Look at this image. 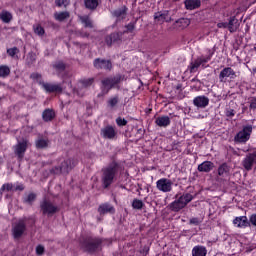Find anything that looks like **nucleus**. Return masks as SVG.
Wrapping results in <instances>:
<instances>
[{
  "instance_id": "nucleus-23",
  "label": "nucleus",
  "mask_w": 256,
  "mask_h": 256,
  "mask_svg": "<svg viewBox=\"0 0 256 256\" xmlns=\"http://www.w3.org/2000/svg\"><path fill=\"white\" fill-rule=\"evenodd\" d=\"M184 5L188 11H193L201 7V0H185Z\"/></svg>"
},
{
  "instance_id": "nucleus-29",
  "label": "nucleus",
  "mask_w": 256,
  "mask_h": 256,
  "mask_svg": "<svg viewBox=\"0 0 256 256\" xmlns=\"http://www.w3.org/2000/svg\"><path fill=\"white\" fill-rule=\"evenodd\" d=\"M192 256H207V248L205 246H195L192 249Z\"/></svg>"
},
{
  "instance_id": "nucleus-10",
  "label": "nucleus",
  "mask_w": 256,
  "mask_h": 256,
  "mask_svg": "<svg viewBox=\"0 0 256 256\" xmlns=\"http://www.w3.org/2000/svg\"><path fill=\"white\" fill-rule=\"evenodd\" d=\"M25 221H27V218L19 220L18 223H16L12 228L14 239H21L25 231H27V225L25 224Z\"/></svg>"
},
{
  "instance_id": "nucleus-57",
  "label": "nucleus",
  "mask_w": 256,
  "mask_h": 256,
  "mask_svg": "<svg viewBox=\"0 0 256 256\" xmlns=\"http://www.w3.org/2000/svg\"><path fill=\"white\" fill-rule=\"evenodd\" d=\"M134 81H135V83L138 84V87H141V85H143V82H141V80H139V79H136Z\"/></svg>"
},
{
  "instance_id": "nucleus-31",
  "label": "nucleus",
  "mask_w": 256,
  "mask_h": 256,
  "mask_svg": "<svg viewBox=\"0 0 256 256\" xmlns=\"http://www.w3.org/2000/svg\"><path fill=\"white\" fill-rule=\"evenodd\" d=\"M229 171H231V168L227 163H223L218 168V175L220 177H227L229 175Z\"/></svg>"
},
{
  "instance_id": "nucleus-39",
  "label": "nucleus",
  "mask_w": 256,
  "mask_h": 256,
  "mask_svg": "<svg viewBox=\"0 0 256 256\" xmlns=\"http://www.w3.org/2000/svg\"><path fill=\"white\" fill-rule=\"evenodd\" d=\"M201 60H199V58H197L194 62H191L190 64V73H196L197 69H199V67H201Z\"/></svg>"
},
{
  "instance_id": "nucleus-44",
  "label": "nucleus",
  "mask_w": 256,
  "mask_h": 256,
  "mask_svg": "<svg viewBox=\"0 0 256 256\" xmlns=\"http://www.w3.org/2000/svg\"><path fill=\"white\" fill-rule=\"evenodd\" d=\"M56 7H67L69 0H55Z\"/></svg>"
},
{
  "instance_id": "nucleus-40",
  "label": "nucleus",
  "mask_w": 256,
  "mask_h": 256,
  "mask_svg": "<svg viewBox=\"0 0 256 256\" xmlns=\"http://www.w3.org/2000/svg\"><path fill=\"white\" fill-rule=\"evenodd\" d=\"M132 207L133 209H136L138 211H141V209H143V207H145V204L143 203L142 200L139 199H134L132 201Z\"/></svg>"
},
{
  "instance_id": "nucleus-51",
  "label": "nucleus",
  "mask_w": 256,
  "mask_h": 256,
  "mask_svg": "<svg viewBox=\"0 0 256 256\" xmlns=\"http://www.w3.org/2000/svg\"><path fill=\"white\" fill-rule=\"evenodd\" d=\"M218 29H228V23L227 22H220L217 24Z\"/></svg>"
},
{
  "instance_id": "nucleus-38",
  "label": "nucleus",
  "mask_w": 256,
  "mask_h": 256,
  "mask_svg": "<svg viewBox=\"0 0 256 256\" xmlns=\"http://www.w3.org/2000/svg\"><path fill=\"white\" fill-rule=\"evenodd\" d=\"M176 25H178V27H182V29H185V27H189V25H191V20L188 18H180L176 20Z\"/></svg>"
},
{
  "instance_id": "nucleus-59",
  "label": "nucleus",
  "mask_w": 256,
  "mask_h": 256,
  "mask_svg": "<svg viewBox=\"0 0 256 256\" xmlns=\"http://www.w3.org/2000/svg\"><path fill=\"white\" fill-rule=\"evenodd\" d=\"M144 251H145V253H149V248L146 247V248L144 249Z\"/></svg>"
},
{
  "instance_id": "nucleus-26",
  "label": "nucleus",
  "mask_w": 256,
  "mask_h": 256,
  "mask_svg": "<svg viewBox=\"0 0 256 256\" xmlns=\"http://www.w3.org/2000/svg\"><path fill=\"white\" fill-rule=\"evenodd\" d=\"M233 223L237 227H249V225H250V222H249V219H247V216L236 217L233 220Z\"/></svg>"
},
{
  "instance_id": "nucleus-19",
  "label": "nucleus",
  "mask_w": 256,
  "mask_h": 256,
  "mask_svg": "<svg viewBox=\"0 0 256 256\" xmlns=\"http://www.w3.org/2000/svg\"><path fill=\"white\" fill-rule=\"evenodd\" d=\"M52 69L58 77H61V74L65 73L67 69V63L63 62V60H57L52 64Z\"/></svg>"
},
{
  "instance_id": "nucleus-24",
  "label": "nucleus",
  "mask_w": 256,
  "mask_h": 256,
  "mask_svg": "<svg viewBox=\"0 0 256 256\" xmlns=\"http://www.w3.org/2000/svg\"><path fill=\"white\" fill-rule=\"evenodd\" d=\"M155 123L158 127H169L171 125V118L169 116H159L155 119Z\"/></svg>"
},
{
  "instance_id": "nucleus-36",
  "label": "nucleus",
  "mask_w": 256,
  "mask_h": 256,
  "mask_svg": "<svg viewBox=\"0 0 256 256\" xmlns=\"http://www.w3.org/2000/svg\"><path fill=\"white\" fill-rule=\"evenodd\" d=\"M11 75V68L7 65H1L0 66V77L5 79L6 77H9Z\"/></svg>"
},
{
  "instance_id": "nucleus-46",
  "label": "nucleus",
  "mask_w": 256,
  "mask_h": 256,
  "mask_svg": "<svg viewBox=\"0 0 256 256\" xmlns=\"http://www.w3.org/2000/svg\"><path fill=\"white\" fill-rule=\"evenodd\" d=\"M116 123L118 127H125V125H127V120L125 118H117L116 119Z\"/></svg>"
},
{
  "instance_id": "nucleus-7",
  "label": "nucleus",
  "mask_w": 256,
  "mask_h": 256,
  "mask_svg": "<svg viewBox=\"0 0 256 256\" xmlns=\"http://www.w3.org/2000/svg\"><path fill=\"white\" fill-rule=\"evenodd\" d=\"M252 132L253 126H244L243 129L236 134V136L234 137V141L236 143H247V140L250 139Z\"/></svg>"
},
{
  "instance_id": "nucleus-28",
  "label": "nucleus",
  "mask_w": 256,
  "mask_h": 256,
  "mask_svg": "<svg viewBox=\"0 0 256 256\" xmlns=\"http://www.w3.org/2000/svg\"><path fill=\"white\" fill-rule=\"evenodd\" d=\"M100 3L101 0H84V5L86 9H90L91 11H95V9L99 7Z\"/></svg>"
},
{
  "instance_id": "nucleus-4",
  "label": "nucleus",
  "mask_w": 256,
  "mask_h": 256,
  "mask_svg": "<svg viewBox=\"0 0 256 256\" xmlns=\"http://www.w3.org/2000/svg\"><path fill=\"white\" fill-rule=\"evenodd\" d=\"M193 201V195L190 193L183 194L180 196L178 199L170 203L169 208L174 212V213H179L181 209H185L189 203Z\"/></svg>"
},
{
  "instance_id": "nucleus-48",
  "label": "nucleus",
  "mask_w": 256,
  "mask_h": 256,
  "mask_svg": "<svg viewBox=\"0 0 256 256\" xmlns=\"http://www.w3.org/2000/svg\"><path fill=\"white\" fill-rule=\"evenodd\" d=\"M45 253V247L43 245H38L36 247V255H43Z\"/></svg>"
},
{
  "instance_id": "nucleus-43",
  "label": "nucleus",
  "mask_w": 256,
  "mask_h": 256,
  "mask_svg": "<svg viewBox=\"0 0 256 256\" xmlns=\"http://www.w3.org/2000/svg\"><path fill=\"white\" fill-rule=\"evenodd\" d=\"M18 53L19 48L17 47L7 49V54L9 55V57H12L13 59H15V55H18Z\"/></svg>"
},
{
  "instance_id": "nucleus-17",
  "label": "nucleus",
  "mask_w": 256,
  "mask_h": 256,
  "mask_svg": "<svg viewBox=\"0 0 256 256\" xmlns=\"http://www.w3.org/2000/svg\"><path fill=\"white\" fill-rule=\"evenodd\" d=\"M193 105L198 109H205L209 105V97L202 95L193 99Z\"/></svg>"
},
{
  "instance_id": "nucleus-60",
  "label": "nucleus",
  "mask_w": 256,
  "mask_h": 256,
  "mask_svg": "<svg viewBox=\"0 0 256 256\" xmlns=\"http://www.w3.org/2000/svg\"><path fill=\"white\" fill-rule=\"evenodd\" d=\"M253 73H256V67L252 69Z\"/></svg>"
},
{
  "instance_id": "nucleus-50",
  "label": "nucleus",
  "mask_w": 256,
  "mask_h": 256,
  "mask_svg": "<svg viewBox=\"0 0 256 256\" xmlns=\"http://www.w3.org/2000/svg\"><path fill=\"white\" fill-rule=\"evenodd\" d=\"M226 117H235V110L231 108L226 109Z\"/></svg>"
},
{
  "instance_id": "nucleus-42",
  "label": "nucleus",
  "mask_w": 256,
  "mask_h": 256,
  "mask_svg": "<svg viewBox=\"0 0 256 256\" xmlns=\"http://www.w3.org/2000/svg\"><path fill=\"white\" fill-rule=\"evenodd\" d=\"M5 191H14L13 183L3 184L2 187L0 188V193L3 194V192Z\"/></svg>"
},
{
  "instance_id": "nucleus-22",
  "label": "nucleus",
  "mask_w": 256,
  "mask_h": 256,
  "mask_svg": "<svg viewBox=\"0 0 256 256\" xmlns=\"http://www.w3.org/2000/svg\"><path fill=\"white\" fill-rule=\"evenodd\" d=\"M213 167H215V164L211 161H204L200 165H198V171L200 173H209L210 171H213Z\"/></svg>"
},
{
  "instance_id": "nucleus-20",
  "label": "nucleus",
  "mask_w": 256,
  "mask_h": 256,
  "mask_svg": "<svg viewBox=\"0 0 256 256\" xmlns=\"http://www.w3.org/2000/svg\"><path fill=\"white\" fill-rule=\"evenodd\" d=\"M101 135L104 139H115L117 132L113 126H106L101 129Z\"/></svg>"
},
{
  "instance_id": "nucleus-15",
  "label": "nucleus",
  "mask_w": 256,
  "mask_h": 256,
  "mask_svg": "<svg viewBox=\"0 0 256 256\" xmlns=\"http://www.w3.org/2000/svg\"><path fill=\"white\" fill-rule=\"evenodd\" d=\"M120 81L121 76L105 78L104 80H102V85L104 89L109 91V89H113V87H115V85H117Z\"/></svg>"
},
{
  "instance_id": "nucleus-35",
  "label": "nucleus",
  "mask_w": 256,
  "mask_h": 256,
  "mask_svg": "<svg viewBox=\"0 0 256 256\" xmlns=\"http://www.w3.org/2000/svg\"><path fill=\"white\" fill-rule=\"evenodd\" d=\"M79 19L84 27L93 29V22L91 21V18H89V16H79Z\"/></svg>"
},
{
  "instance_id": "nucleus-53",
  "label": "nucleus",
  "mask_w": 256,
  "mask_h": 256,
  "mask_svg": "<svg viewBox=\"0 0 256 256\" xmlns=\"http://www.w3.org/2000/svg\"><path fill=\"white\" fill-rule=\"evenodd\" d=\"M30 79H33V80L41 79V74L34 72L30 75Z\"/></svg>"
},
{
  "instance_id": "nucleus-25",
  "label": "nucleus",
  "mask_w": 256,
  "mask_h": 256,
  "mask_svg": "<svg viewBox=\"0 0 256 256\" xmlns=\"http://www.w3.org/2000/svg\"><path fill=\"white\" fill-rule=\"evenodd\" d=\"M113 17H116V19L119 21L120 19H125L127 17V7L123 6L121 8H118L112 12Z\"/></svg>"
},
{
  "instance_id": "nucleus-18",
  "label": "nucleus",
  "mask_w": 256,
  "mask_h": 256,
  "mask_svg": "<svg viewBox=\"0 0 256 256\" xmlns=\"http://www.w3.org/2000/svg\"><path fill=\"white\" fill-rule=\"evenodd\" d=\"M43 89L46 93H62L63 87L61 84L42 83Z\"/></svg>"
},
{
  "instance_id": "nucleus-47",
  "label": "nucleus",
  "mask_w": 256,
  "mask_h": 256,
  "mask_svg": "<svg viewBox=\"0 0 256 256\" xmlns=\"http://www.w3.org/2000/svg\"><path fill=\"white\" fill-rule=\"evenodd\" d=\"M213 54H210L209 56L207 57H200L198 58L200 60V63L202 65H205V63H209V61H211V57H212Z\"/></svg>"
},
{
  "instance_id": "nucleus-27",
  "label": "nucleus",
  "mask_w": 256,
  "mask_h": 256,
  "mask_svg": "<svg viewBox=\"0 0 256 256\" xmlns=\"http://www.w3.org/2000/svg\"><path fill=\"white\" fill-rule=\"evenodd\" d=\"M42 119L46 123H49V121H53L55 119V111L53 109H45L42 113Z\"/></svg>"
},
{
  "instance_id": "nucleus-1",
  "label": "nucleus",
  "mask_w": 256,
  "mask_h": 256,
  "mask_svg": "<svg viewBox=\"0 0 256 256\" xmlns=\"http://www.w3.org/2000/svg\"><path fill=\"white\" fill-rule=\"evenodd\" d=\"M118 167L117 163H112L102 170V186L104 189L109 188L113 184Z\"/></svg>"
},
{
  "instance_id": "nucleus-3",
  "label": "nucleus",
  "mask_w": 256,
  "mask_h": 256,
  "mask_svg": "<svg viewBox=\"0 0 256 256\" xmlns=\"http://www.w3.org/2000/svg\"><path fill=\"white\" fill-rule=\"evenodd\" d=\"M82 249L86 253H96V251H101L103 247V239L101 238H86L82 244Z\"/></svg>"
},
{
  "instance_id": "nucleus-52",
  "label": "nucleus",
  "mask_w": 256,
  "mask_h": 256,
  "mask_svg": "<svg viewBox=\"0 0 256 256\" xmlns=\"http://www.w3.org/2000/svg\"><path fill=\"white\" fill-rule=\"evenodd\" d=\"M249 223H250L251 225H254V227H256V214H252V215L250 216Z\"/></svg>"
},
{
  "instance_id": "nucleus-54",
  "label": "nucleus",
  "mask_w": 256,
  "mask_h": 256,
  "mask_svg": "<svg viewBox=\"0 0 256 256\" xmlns=\"http://www.w3.org/2000/svg\"><path fill=\"white\" fill-rule=\"evenodd\" d=\"M250 109H256V97L251 98L250 100Z\"/></svg>"
},
{
  "instance_id": "nucleus-21",
  "label": "nucleus",
  "mask_w": 256,
  "mask_h": 256,
  "mask_svg": "<svg viewBox=\"0 0 256 256\" xmlns=\"http://www.w3.org/2000/svg\"><path fill=\"white\" fill-rule=\"evenodd\" d=\"M228 31L230 33H236L237 29H239L241 23L239 22V19L237 17L232 16L228 20Z\"/></svg>"
},
{
  "instance_id": "nucleus-14",
  "label": "nucleus",
  "mask_w": 256,
  "mask_h": 256,
  "mask_svg": "<svg viewBox=\"0 0 256 256\" xmlns=\"http://www.w3.org/2000/svg\"><path fill=\"white\" fill-rule=\"evenodd\" d=\"M154 20L157 21V23H171V21H173L169 15V10L154 13Z\"/></svg>"
},
{
  "instance_id": "nucleus-16",
  "label": "nucleus",
  "mask_w": 256,
  "mask_h": 256,
  "mask_svg": "<svg viewBox=\"0 0 256 256\" xmlns=\"http://www.w3.org/2000/svg\"><path fill=\"white\" fill-rule=\"evenodd\" d=\"M229 77L230 79H235L237 77V74L235 73V70L231 67H226L223 70H221L219 74V79L221 83H225V78Z\"/></svg>"
},
{
  "instance_id": "nucleus-37",
  "label": "nucleus",
  "mask_w": 256,
  "mask_h": 256,
  "mask_svg": "<svg viewBox=\"0 0 256 256\" xmlns=\"http://www.w3.org/2000/svg\"><path fill=\"white\" fill-rule=\"evenodd\" d=\"M0 19L3 21V23H11V20L13 19V15H11L10 12L3 11L0 14Z\"/></svg>"
},
{
  "instance_id": "nucleus-12",
  "label": "nucleus",
  "mask_w": 256,
  "mask_h": 256,
  "mask_svg": "<svg viewBox=\"0 0 256 256\" xmlns=\"http://www.w3.org/2000/svg\"><path fill=\"white\" fill-rule=\"evenodd\" d=\"M253 165H256V151L248 153L242 161V167H244L246 171H251Z\"/></svg>"
},
{
  "instance_id": "nucleus-13",
  "label": "nucleus",
  "mask_w": 256,
  "mask_h": 256,
  "mask_svg": "<svg viewBox=\"0 0 256 256\" xmlns=\"http://www.w3.org/2000/svg\"><path fill=\"white\" fill-rule=\"evenodd\" d=\"M95 69H103L104 71H111L113 69V64L111 60H105L101 58H96L93 61Z\"/></svg>"
},
{
  "instance_id": "nucleus-33",
  "label": "nucleus",
  "mask_w": 256,
  "mask_h": 256,
  "mask_svg": "<svg viewBox=\"0 0 256 256\" xmlns=\"http://www.w3.org/2000/svg\"><path fill=\"white\" fill-rule=\"evenodd\" d=\"M36 199H37V194L31 192L28 195L23 197V203H25L26 205H33Z\"/></svg>"
},
{
  "instance_id": "nucleus-55",
  "label": "nucleus",
  "mask_w": 256,
  "mask_h": 256,
  "mask_svg": "<svg viewBox=\"0 0 256 256\" xmlns=\"http://www.w3.org/2000/svg\"><path fill=\"white\" fill-rule=\"evenodd\" d=\"M25 186L23 184H19L14 188V191H24Z\"/></svg>"
},
{
  "instance_id": "nucleus-58",
  "label": "nucleus",
  "mask_w": 256,
  "mask_h": 256,
  "mask_svg": "<svg viewBox=\"0 0 256 256\" xmlns=\"http://www.w3.org/2000/svg\"><path fill=\"white\" fill-rule=\"evenodd\" d=\"M133 29H135V26L133 24H129V31L131 33V31H133Z\"/></svg>"
},
{
  "instance_id": "nucleus-45",
  "label": "nucleus",
  "mask_w": 256,
  "mask_h": 256,
  "mask_svg": "<svg viewBox=\"0 0 256 256\" xmlns=\"http://www.w3.org/2000/svg\"><path fill=\"white\" fill-rule=\"evenodd\" d=\"M117 103H119V99H117V97L111 98L110 100H108V107L113 109V107H115Z\"/></svg>"
},
{
  "instance_id": "nucleus-34",
  "label": "nucleus",
  "mask_w": 256,
  "mask_h": 256,
  "mask_svg": "<svg viewBox=\"0 0 256 256\" xmlns=\"http://www.w3.org/2000/svg\"><path fill=\"white\" fill-rule=\"evenodd\" d=\"M70 14L69 12L65 11V12H56L54 13V18L56 19V21H65V19H69Z\"/></svg>"
},
{
  "instance_id": "nucleus-11",
  "label": "nucleus",
  "mask_w": 256,
  "mask_h": 256,
  "mask_svg": "<svg viewBox=\"0 0 256 256\" xmlns=\"http://www.w3.org/2000/svg\"><path fill=\"white\" fill-rule=\"evenodd\" d=\"M156 187L158 191L162 193H169L173 189V181L167 178H162L156 182Z\"/></svg>"
},
{
  "instance_id": "nucleus-56",
  "label": "nucleus",
  "mask_w": 256,
  "mask_h": 256,
  "mask_svg": "<svg viewBox=\"0 0 256 256\" xmlns=\"http://www.w3.org/2000/svg\"><path fill=\"white\" fill-rule=\"evenodd\" d=\"M134 189H136L137 193H139V191H141V186L138 185V187H137L135 185H131L130 186V191H133Z\"/></svg>"
},
{
  "instance_id": "nucleus-5",
  "label": "nucleus",
  "mask_w": 256,
  "mask_h": 256,
  "mask_svg": "<svg viewBox=\"0 0 256 256\" xmlns=\"http://www.w3.org/2000/svg\"><path fill=\"white\" fill-rule=\"evenodd\" d=\"M40 211L47 217H53L55 213H59V206L55 205L51 200L44 199L40 203Z\"/></svg>"
},
{
  "instance_id": "nucleus-9",
  "label": "nucleus",
  "mask_w": 256,
  "mask_h": 256,
  "mask_svg": "<svg viewBox=\"0 0 256 256\" xmlns=\"http://www.w3.org/2000/svg\"><path fill=\"white\" fill-rule=\"evenodd\" d=\"M93 83H95V78L82 79L79 81L78 88H76L74 92L78 97H83V95H85V89H89Z\"/></svg>"
},
{
  "instance_id": "nucleus-30",
  "label": "nucleus",
  "mask_w": 256,
  "mask_h": 256,
  "mask_svg": "<svg viewBox=\"0 0 256 256\" xmlns=\"http://www.w3.org/2000/svg\"><path fill=\"white\" fill-rule=\"evenodd\" d=\"M99 213L105 215V213H115V208L110 204H102L98 208Z\"/></svg>"
},
{
  "instance_id": "nucleus-6",
  "label": "nucleus",
  "mask_w": 256,
  "mask_h": 256,
  "mask_svg": "<svg viewBox=\"0 0 256 256\" xmlns=\"http://www.w3.org/2000/svg\"><path fill=\"white\" fill-rule=\"evenodd\" d=\"M127 33H129V25H125L124 29L119 30L118 33H112L106 36L105 38L106 45H108V47H111L113 43H117V41H123V39H125L123 35H127Z\"/></svg>"
},
{
  "instance_id": "nucleus-2",
  "label": "nucleus",
  "mask_w": 256,
  "mask_h": 256,
  "mask_svg": "<svg viewBox=\"0 0 256 256\" xmlns=\"http://www.w3.org/2000/svg\"><path fill=\"white\" fill-rule=\"evenodd\" d=\"M75 165H77V160L67 158L62 160L59 166L52 168L51 173H54V175H68Z\"/></svg>"
},
{
  "instance_id": "nucleus-49",
  "label": "nucleus",
  "mask_w": 256,
  "mask_h": 256,
  "mask_svg": "<svg viewBox=\"0 0 256 256\" xmlns=\"http://www.w3.org/2000/svg\"><path fill=\"white\" fill-rule=\"evenodd\" d=\"M201 219H199V218H191L190 220H189V224L190 225H201Z\"/></svg>"
},
{
  "instance_id": "nucleus-41",
  "label": "nucleus",
  "mask_w": 256,
  "mask_h": 256,
  "mask_svg": "<svg viewBox=\"0 0 256 256\" xmlns=\"http://www.w3.org/2000/svg\"><path fill=\"white\" fill-rule=\"evenodd\" d=\"M34 33L38 35L39 37H43L45 35V29L37 24L36 26H33Z\"/></svg>"
},
{
  "instance_id": "nucleus-8",
  "label": "nucleus",
  "mask_w": 256,
  "mask_h": 256,
  "mask_svg": "<svg viewBox=\"0 0 256 256\" xmlns=\"http://www.w3.org/2000/svg\"><path fill=\"white\" fill-rule=\"evenodd\" d=\"M27 147H29V140L23 139L22 141H18L14 146V154L21 161L23 157H25V153L27 152Z\"/></svg>"
},
{
  "instance_id": "nucleus-32",
  "label": "nucleus",
  "mask_w": 256,
  "mask_h": 256,
  "mask_svg": "<svg viewBox=\"0 0 256 256\" xmlns=\"http://www.w3.org/2000/svg\"><path fill=\"white\" fill-rule=\"evenodd\" d=\"M35 145L36 149H47L49 147V139L40 137L35 141Z\"/></svg>"
}]
</instances>
